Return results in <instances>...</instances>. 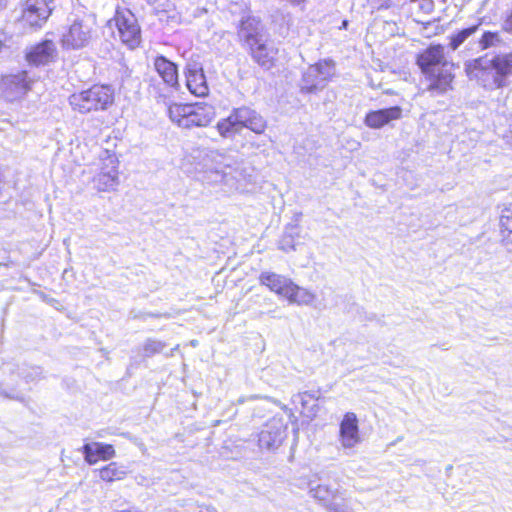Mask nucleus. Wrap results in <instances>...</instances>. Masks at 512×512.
<instances>
[{
  "mask_svg": "<svg viewBox=\"0 0 512 512\" xmlns=\"http://www.w3.org/2000/svg\"><path fill=\"white\" fill-rule=\"evenodd\" d=\"M416 63L430 81L428 91L440 95L451 89L454 64L446 58L443 45H430L418 54Z\"/></svg>",
  "mask_w": 512,
  "mask_h": 512,
  "instance_id": "f257e3e1",
  "label": "nucleus"
},
{
  "mask_svg": "<svg viewBox=\"0 0 512 512\" xmlns=\"http://www.w3.org/2000/svg\"><path fill=\"white\" fill-rule=\"evenodd\" d=\"M465 72L470 79L477 80L488 90L503 88L507 86V78L512 75V52L467 61Z\"/></svg>",
  "mask_w": 512,
  "mask_h": 512,
  "instance_id": "f03ea898",
  "label": "nucleus"
},
{
  "mask_svg": "<svg viewBox=\"0 0 512 512\" xmlns=\"http://www.w3.org/2000/svg\"><path fill=\"white\" fill-rule=\"evenodd\" d=\"M113 101V90L106 85H94L69 97V103L72 108L80 113L106 110L112 105Z\"/></svg>",
  "mask_w": 512,
  "mask_h": 512,
  "instance_id": "7ed1b4c3",
  "label": "nucleus"
},
{
  "mask_svg": "<svg viewBox=\"0 0 512 512\" xmlns=\"http://www.w3.org/2000/svg\"><path fill=\"white\" fill-rule=\"evenodd\" d=\"M335 75V64L332 60H323L310 65L302 75L301 92L316 93L324 89Z\"/></svg>",
  "mask_w": 512,
  "mask_h": 512,
  "instance_id": "20e7f679",
  "label": "nucleus"
},
{
  "mask_svg": "<svg viewBox=\"0 0 512 512\" xmlns=\"http://www.w3.org/2000/svg\"><path fill=\"white\" fill-rule=\"evenodd\" d=\"M154 67L162 78L164 87L161 88L160 84L152 85L150 94H152L158 102L162 101L165 103L171 89H177L179 86L177 66L166 57L158 56L154 60Z\"/></svg>",
  "mask_w": 512,
  "mask_h": 512,
  "instance_id": "39448f33",
  "label": "nucleus"
},
{
  "mask_svg": "<svg viewBox=\"0 0 512 512\" xmlns=\"http://www.w3.org/2000/svg\"><path fill=\"white\" fill-rule=\"evenodd\" d=\"M93 35V27L89 20L75 19L72 24L63 32L61 37L62 48L67 50H78L87 47Z\"/></svg>",
  "mask_w": 512,
  "mask_h": 512,
  "instance_id": "423d86ee",
  "label": "nucleus"
},
{
  "mask_svg": "<svg viewBox=\"0 0 512 512\" xmlns=\"http://www.w3.org/2000/svg\"><path fill=\"white\" fill-rule=\"evenodd\" d=\"M60 5V0H26L22 18L32 27H41Z\"/></svg>",
  "mask_w": 512,
  "mask_h": 512,
  "instance_id": "0eeeda50",
  "label": "nucleus"
},
{
  "mask_svg": "<svg viewBox=\"0 0 512 512\" xmlns=\"http://www.w3.org/2000/svg\"><path fill=\"white\" fill-rule=\"evenodd\" d=\"M207 159L211 162V170L220 176V181L228 185H233L232 180L241 175L240 162L232 155L215 150L207 154Z\"/></svg>",
  "mask_w": 512,
  "mask_h": 512,
  "instance_id": "6e6552de",
  "label": "nucleus"
},
{
  "mask_svg": "<svg viewBox=\"0 0 512 512\" xmlns=\"http://www.w3.org/2000/svg\"><path fill=\"white\" fill-rule=\"evenodd\" d=\"M114 20L121 41L130 48L137 47L141 39V30L135 15L130 10H118Z\"/></svg>",
  "mask_w": 512,
  "mask_h": 512,
  "instance_id": "1a4fd4ad",
  "label": "nucleus"
},
{
  "mask_svg": "<svg viewBox=\"0 0 512 512\" xmlns=\"http://www.w3.org/2000/svg\"><path fill=\"white\" fill-rule=\"evenodd\" d=\"M287 425L281 417L268 420L259 433L258 443L261 449L275 450L286 437Z\"/></svg>",
  "mask_w": 512,
  "mask_h": 512,
  "instance_id": "9d476101",
  "label": "nucleus"
},
{
  "mask_svg": "<svg viewBox=\"0 0 512 512\" xmlns=\"http://www.w3.org/2000/svg\"><path fill=\"white\" fill-rule=\"evenodd\" d=\"M249 51L252 59L264 70L275 67L279 48L267 35L250 46Z\"/></svg>",
  "mask_w": 512,
  "mask_h": 512,
  "instance_id": "9b49d317",
  "label": "nucleus"
},
{
  "mask_svg": "<svg viewBox=\"0 0 512 512\" xmlns=\"http://www.w3.org/2000/svg\"><path fill=\"white\" fill-rule=\"evenodd\" d=\"M103 158L100 172L94 177L95 187L99 191L115 190L119 185L118 160L115 155L108 154Z\"/></svg>",
  "mask_w": 512,
  "mask_h": 512,
  "instance_id": "f8f14e48",
  "label": "nucleus"
},
{
  "mask_svg": "<svg viewBox=\"0 0 512 512\" xmlns=\"http://www.w3.org/2000/svg\"><path fill=\"white\" fill-rule=\"evenodd\" d=\"M235 117L234 120H237L239 123L240 131L242 128H248L256 134H262L266 127V120L255 110L249 107H240L234 109Z\"/></svg>",
  "mask_w": 512,
  "mask_h": 512,
  "instance_id": "ddd939ff",
  "label": "nucleus"
},
{
  "mask_svg": "<svg viewBox=\"0 0 512 512\" xmlns=\"http://www.w3.org/2000/svg\"><path fill=\"white\" fill-rule=\"evenodd\" d=\"M56 57L57 49L52 40H44L32 46L26 54L27 61L36 66L49 64Z\"/></svg>",
  "mask_w": 512,
  "mask_h": 512,
  "instance_id": "4468645a",
  "label": "nucleus"
},
{
  "mask_svg": "<svg viewBox=\"0 0 512 512\" xmlns=\"http://www.w3.org/2000/svg\"><path fill=\"white\" fill-rule=\"evenodd\" d=\"M186 85L189 91L197 97L208 94L209 88L200 64L189 63L186 67Z\"/></svg>",
  "mask_w": 512,
  "mask_h": 512,
  "instance_id": "2eb2a0df",
  "label": "nucleus"
},
{
  "mask_svg": "<svg viewBox=\"0 0 512 512\" xmlns=\"http://www.w3.org/2000/svg\"><path fill=\"white\" fill-rule=\"evenodd\" d=\"M340 442L344 448H353L360 442L358 419L355 413L347 412L340 423Z\"/></svg>",
  "mask_w": 512,
  "mask_h": 512,
  "instance_id": "dca6fc26",
  "label": "nucleus"
},
{
  "mask_svg": "<svg viewBox=\"0 0 512 512\" xmlns=\"http://www.w3.org/2000/svg\"><path fill=\"white\" fill-rule=\"evenodd\" d=\"M214 117L213 108L209 105L188 104L187 117L184 120L183 128L207 126Z\"/></svg>",
  "mask_w": 512,
  "mask_h": 512,
  "instance_id": "f3484780",
  "label": "nucleus"
},
{
  "mask_svg": "<svg viewBox=\"0 0 512 512\" xmlns=\"http://www.w3.org/2000/svg\"><path fill=\"white\" fill-rule=\"evenodd\" d=\"M402 117V109L399 106H393L376 111H370L366 114L364 123L372 129H380L389 124L393 120H398Z\"/></svg>",
  "mask_w": 512,
  "mask_h": 512,
  "instance_id": "a211bd4d",
  "label": "nucleus"
},
{
  "mask_svg": "<svg viewBox=\"0 0 512 512\" xmlns=\"http://www.w3.org/2000/svg\"><path fill=\"white\" fill-rule=\"evenodd\" d=\"M6 97L9 100H15L24 96L31 88V81L28 73L22 71L18 74L9 76L6 81Z\"/></svg>",
  "mask_w": 512,
  "mask_h": 512,
  "instance_id": "6ab92c4d",
  "label": "nucleus"
},
{
  "mask_svg": "<svg viewBox=\"0 0 512 512\" xmlns=\"http://www.w3.org/2000/svg\"><path fill=\"white\" fill-rule=\"evenodd\" d=\"M238 34L248 47L266 36L260 21L253 17H248L241 21Z\"/></svg>",
  "mask_w": 512,
  "mask_h": 512,
  "instance_id": "aec40b11",
  "label": "nucleus"
},
{
  "mask_svg": "<svg viewBox=\"0 0 512 512\" xmlns=\"http://www.w3.org/2000/svg\"><path fill=\"white\" fill-rule=\"evenodd\" d=\"M260 281L271 291L286 298L289 289L291 290L292 281L284 276L271 272H263L260 275Z\"/></svg>",
  "mask_w": 512,
  "mask_h": 512,
  "instance_id": "412c9836",
  "label": "nucleus"
},
{
  "mask_svg": "<svg viewBox=\"0 0 512 512\" xmlns=\"http://www.w3.org/2000/svg\"><path fill=\"white\" fill-rule=\"evenodd\" d=\"M85 460L89 464H95L98 458L108 460L115 455L114 447L110 444L92 443L83 446Z\"/></svg>",
  "mask_w": 512,
  "mask_h": 512,
  "instance_id": "4be33fe9",
  "label": "nucleus"
},
{
  "mask_svg": "<svg viewBox=\"0 0 512 512\" xmlns=\"http://www.w3.org/2000/svg\"><path fill=\"white\" fill-rule=\"evenodd\" d=\"M502 243L508 253L512 254V206L504 208L500 216Z\"/></svg>",
  "mask_w": 512,
  "mask_h": 512,
  "instance_id": "5701e85b",
  "label": "nucleus"
},
{
  "mask_svg": "<svg viewBox=\"0 0 512 512\" xmlns=\"http://www.w3.org/2000/svg\"><path fill=\"white\" fill-rule=\"evenodd\" d=\"M286 298L290 302H296L298 304L310 305L315 299V295L307 289L301 288L292 282L291 290L287 293Z\"/></svg>",
  "mask_w": 512,
  "mask_h": 512,
  "instance_id": "b1692460",
  "label": "nucleus"
},
{
  "mask_svg": "<svg viewBox=\"0 0 512 512\" xmlns=\"http://www.w3.org/2000/svg\"><path fill=\"white\" fill-rule=\"evenodd\" d=\"M234 117L235 112L233 110L227 118L217 123V130L222 137L231 138L240 132L239 123L237 120H234Z\"/></svg>",
  "mask_w": 512,
  "mask_h": 512,
  "instance_id": "393cba45",
  "label": "nucleus"
},
{
  "mask_svg": "<svg viewBox=\"0 0 512 512\" xmlns=\"http://www.w3.org/2000/svg\"><path fill=\"white\" fill-rule=\"evenodd\" d=\"M480 24L473 25L468 28H464L457 32L456 34L451 35L450 37V47L452 50L458 49V47L463 44L471 35H473L479 28Z\"/></svg>",
  "mask_w": 512,
  "mask_h": 512,
  "instance_id": "a878e982",
  "label": "nucleus"
},
{
  "mask_svg": "<svg viewBox=\"0 0 512 512\" xmlns=\"http://www.w3.org/2000/svg\"><path fill=\"white\" fill-rule=\"evenodd\" d=\"M188 104H172L168 108V114L172 122L183 127L184 120L187 117Z\"/></svg>",
  "mask_w": 512,
  "mask_h": 512,
  "instance_id": "bb28decb",
  "label": "nucleus"
},
{
  "mask_svg": "<svg viewBox=\"0 0 512 512\" xmlns=\"http://www.w3.org/2000/svg\"><path fill=\"white\" fill-rule=\"evenodd\" d=\"M123 474L124 471L120 470L115 462L108 464L106 467L100 470V478L104 481L121 479Z\"/></svg>",
  "mask_w": 512,
  "mask_h": 512,
  "instance_id": "cd10ccee",
  "label": "nucleus"
},
{
  "mask_svg": "<svg viewBox=\"0 0 512 512\" xmlns=\"http://www.w3.org/2000/svg\"><path fill=\"white\" fill-rule=\"evenodd\" d=\"M500 41L501 38L498 32L487 31L483 33L478 45L481 50H485L490 47L496 46L498 43H500Z\"/></svg>",
  "mask_w": 512,
  "mask_h": 512,
  "instance_id": "c85d7f7f",
  "label": "nucleus"
},
{
  "mask_svg": "<svg viewBox=\"0 0 512 512\" xmlns=\"http://www.w3.org/2000/svg\"><path fill=\"white\" fill-rule=\"evenodd\" d=\"M295 247L296 242L293 236H291V234H289L288 231H285L282 238L279 241V248L284 252H290L295 250Z\"/></svg>",
  "mask_w": 512,
  "mask_h": 512,
  "instance_id": "c756f323",
  "label": "nucleus"
},
{
  "mask_svg": "<svg viewBox=\"0 0 512 512\" xmlns=\"http://www.w3.org/2000/svg\"><path fill=\"white\" fill-rule=\"evenodd\" d=\"M165 348L166 344L156 339H148L144 344L145 352H159Z\"/></svg>",
  "mask_w": 512,
  "mask_h": 512,
  "instance_id": "7c9ffc66",
  "label": "nucleus"
},
{
  "mask_svg": "<svg viewBox=\"0 0 512 512\" xmlns=\"http://www.w3.org/2000/svg\"><path fill=\"white\" fill-rule=\"evenodd\" d=\"M42 375V370L40 367H33L31 368V371L25 374V379L27 381H34L38 378H40Z\"/></svg>",
  "mask_w": 512,
  "mask_h": 512,
  "instance_id": "2f4dec72",
  "label": "nucleus"
},
{
  "mask_svg": "<svg viewBox=\"0 0 512 512\" xmlns=\"http://www.w3.org/2000/svg\"><path fill=\"white\" fill-rule=\"evenodd\" d=\"M306 397L316 398V396L310 392H303V393H299L298 395L294 396L293 401L294 402L299 401L302 404V406L305 407Z\"/></svg>",
  "mask_w": 512,
  "mask_h": 512,
  "instance_id": "473e14b6",
  "label": "nucleus"
},
{
  "mask_svg": "<svg viewBox=\"0 0 512 512\" xmlns=\"http://www.w3.org/2000/svg\"><path fill=\"white\" fill-rule=\"evenodd\" d=\"M421 3H420V8L425 12V13H430L433 11L434 9V4H433V1L432 0H420Z\"/></svg>",
  "mask_w": 512,
  "mask_h": 512,
  "instance_id": "72a5a7b5",
  "label": "nucleus"
},
{
  "mask_svg": "<svg viewBox=\"0 0 512 512\" xmlns=\"http://www.w3.org/2000/svg\"><path fill=\"white\" fill-rule=\"evenodd\" d=\"M503 28L505 31L512 34V11L507 15L503 24Z\"/></svg>",
  "mask_w": 512,
  "mask_h": 512,
  "instance_id": "f704fd0d",
  "label": "nucleus"
},
{
  "mask_svg": "<svg viewBox=\"0 0 512 512\" xmlns=\"http://www.w3.org/2000/svg\"><path fill=\"white\" fill-rule=\"evenodd\" d=\"M285 231H288L291 236L295 239L296 237H299L300 228L297 225H288L285 228Z\"/></svg>",
  "mask_w": 512,
  "mask_h": 512,
  "instance_id": "c9c22d12",
  "label": "nucleus"
},
{
  "mask_svg": "<svg viewBox=\"0 0 512 512\" xmlns=\"http://www.w3.org/2000/svg\"><path fill=\"white\" fill-rule=\"evenodd\" d=\"M148 316L155 317V318H160V317L169 318L170 317V315L168 313H163V314L149 313Z\"/></svg>",
  "mask_w": 512,
  "mask_h": 512,
  "instance_id": "e433bc0d",
  "label": "nucleus"
},
{
  "mask_svg": "<svg viewBox=\"0 0 512 512\" xmlns=\"http://www.w3.org/2000/svg\"><path fill=\"white\" fill-rule=\"evenodd\" d=\"M5 397H8L10 399H16V400H19V401H22V398L19 397V396H12V395H9V394H6V393H2Z\"/></svg>",
  "mask_w": 512,
  "mask_h": 512,
  "instance_id": "4c0bfd02",
  "label": "nucleus"
},
{
  "mask_svg": "<svg viewBox=\"0 0 512 512\" xmlns=\"http://www.w3.org/2000/svg\"><path fill=\"white\" fill-rule=\"evenodd\" d=\"M348 25H349L348 20H343L342 24L340 26V29H347Z\"/></svg>",
  "mask_w": 512,
  "mask_h": 512,
  "instance_id": "58836bf2",
  "label": "nucleus"
},
{
  "mask_svg": "<svg viewBox=\"0 0 512 512\" xmlns=\"http://www.w3.org/2000/svg\"><path fill=\"white\" fill-rule=\"evenodd\" d=\"M42 298H43V300H45V301H46V302H48V303L55 302V299H54V298H48V297H46L44 294H42Z\"/></svg>",
  "mask_w": 512,
  "mask_h": 512,
  "instance_id": "ea45409f",
  "label": "nucleus"
},
{
  "mask_svg": "<svg viewBox=\"0 0 512 512\" xmlns=\"http://www.w3.org/2000/svg\"><path fill=\"white\" fill-rule=\"evenodd\" d=\"M177 348H178V346H176L175 348H171V352H174V350Z\"/></svg>",
  "mask_w": 512,
  "mask_h": 512,
  "instance_id": "a19ab883",
  "label": "nucleus"
},
{
  "mask_svg": "<svg viewBox=\"0 0 512 512\" xmlns=\"http://www.w3.org/2000/svg\"><path fill=\"white\" fill-rule=\"evenodd\" d=\"M447 0H442L443 3H445Z\"/></svg>",
  "mask_w": 512,
  "mask_h": 512,
  "instance_id": "79ce46f5",
  "label": "nucleus"
}]
</instances>
